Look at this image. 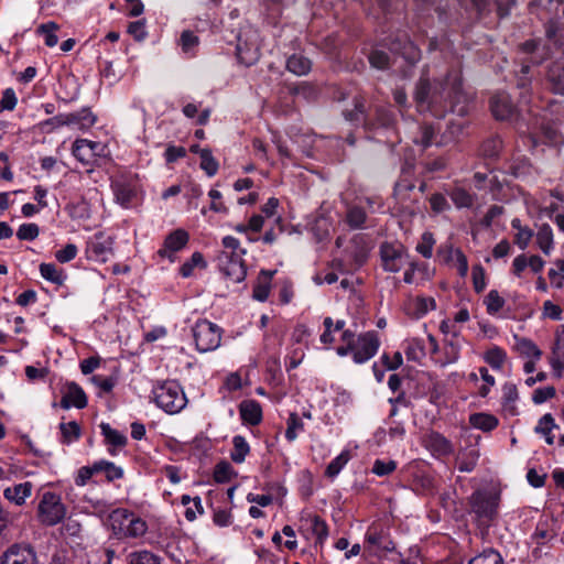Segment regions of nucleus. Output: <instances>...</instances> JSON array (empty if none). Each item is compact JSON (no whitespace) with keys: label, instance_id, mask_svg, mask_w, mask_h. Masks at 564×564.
Instances as JSON below:
<instances>
[{"label":"nucleus","instance_id":"26","mask_svg":"<svg viewBox=\"0 0 564 564\" xmlns=\"http://www.w3.org/2000/svg\"><path fill=\"white\" fill-rule=\"evenodd\" d=\"M237 57L247 66L253 65L260 57L259 47L256 44H242L241 40L238 39Z\"/></svg>","mask_w":564,"mask_h":564},{"label":"nucleus","instance_id":"61","mask_svg":"<svg viewBox=\"0 0 564 564\" xmlns=\"http://www.w3.org/2000/svg\"><path fill=\"white\" fill-rule=\"evenodd\" d=\"M78 249L76 245L68 243L55 252V259L61 263H67L76 258Z\"/></svg>","mask_w":564,"mask_h":564},{"label":"nucleus","instance_id":"60","mask_svg":"<svg viewBox=\"0 0 564 564\" xmlns=\"http://www.w3.org/2000/svg\"><path fill=\"white\" fill-rule=\"evenodd\" d=\"M435 240L433 239L432 234L425 232L422 236L421 241L416 246V251L421 253L424 258H431L433 253V246Z\"/></svg>","mask_w":564,"mask_h":564},{"label":"nucleus","instance_id":"63","mask_svg":"<svg viewBox=\"0 0 564 564\" xmlns=\"http://www.w3.org/2000/svg\"><path fill=\"white\" fill-rule=\"evenodd\" d=\"M18 99L15 93L12 88H7L2 93V98L0 100V112L4 110H13L17 106Z\"/></svg>","mask_w":564,"mask_h":564},{"label":"nucleus","instance_id":"3","mask_svg":"<svg viewBox=\"0 0 564 564\" xmlns=\"http://www.w3.org/2000/svg\"><path fill=\"white\" fill-rule=\"evenodd\" d=\"M111 189L116 203L123 208H130L138 200L140 189L139 180L132 174H119L112 178Z\"/></svg>","mask_w":564,"mask_h":564},{"label":"nucleus","instance_id":"44","mask_svg":"<svg viewBox=\"0 0 564 564\" xmlns=\"http://www.w3.org/2000/svg\"><path fill=\"white\" fill-rule=\"evenodd\" d=\"M58 29H59V26L57 23L50 21L47 23H43V24L39 25L36 32L39 34L44 35V41H45L46 46L54 47L58 42V37L55 34V32Z\"/></svg>","mask_w":564,"mask_h":564},{"label":"nucleus","instance_id":"59","mask_svg":"<svg viewBox=\"0 0 564 564\" xmlns=\"http://www.w3.org/2000/svg\"><path fill=\"white\" fill-rule=\"evenodd\" d=\"M346 120L350 122H366L365 117V105L362 99H356L355 100V108L350 111L344 112Z\"/></svg>","mask_w":564,"mask_h":564},{"label":"nucleus","instance_id":"13","mask_svg":"<svg viewBox=\"0 0 564 564\" xmlns=\"http://www.w3.org/2000/svg\"><path fill=\"white\" fill-rule=\"evenodd\" d=\"M423 445L432 456L436 458L446 457L454 453L452 442L443 434L435 431H431L424 435Z\"/></svg>","mask_w":564,"mask_h":564},{"label":"nucleus","instance_id":"55","mask_svg":"<svg viewBox=\"0 0 564 564\" xmlns=\"http://www.w3.org/2000/svg\"><path fill=\"white\" fill-rule=\"evenodd\" d=\"M285 438L293 442L297 437V432L303 431L304 424L296 413H291L286 421Z\"/></svg>","mask_w":564,"mask_h":564},{"label":"nucleus","instance_id":"46","mask_svg":"<svg viewBox=\"0 0 564 564\" xmlns=\"http://www.w3.org/2000/svg\"><path fill=\"white\" fill-rule=\"evenodd\" d=\"M59 430L62 433V442L70 444L77 441L80 436V427L77 422L70 421L68 423H61Z\"/></svg>","mask_w":564,"mask_h":564},{"label":"nucleus","instance_id":"37","mask_svg":"<svg viewBox=\"0 0 564 564\" xmlns=\"http://www.w3.org/2000/svg\"><path fill=\"white\" fill-rule=\"evenodd\" d=\"M479 454L475 448H469L457 456L459 471L470 473L477 465Z\"/></svg>","mask_w":564,"mask_h":564},{"label":"nucleus","instance_id":"17","mask_svg":"<svg viewBox=\"0 0 564 564\" xmlns=\"http://www.w3.org/2000/svg\"><path fill=\"white\" fill-rule=\"evenodd\" d=\"M87 405V395L76 382H67L63 390L61 406L68 410L72 406L84 409Z\"/></svg>","mask_w":564,"mask_h":564},{"label":"nucleus","instance_id":"12","mask_svg":"<svg viewBox=\"0 0 564 564\" xmlns=\"http://www.w3.org/2000/svg\"><path fill=\"white\" fill-rule=\"evenodd\" d=\"M382 267L389 272H399L404 262V248L402 245L382 243L380 247Z\"/></svg>","mask_w":564,"mask_h":564},{"label":"nucleus","instance_id":"38","mask_svg":"<svg viewBox=\"0 0 564 564\" xmlns=\"http://www.w3.org/2000/svg\"><path fill=\"white\" fill-rule=\"evenodd\" d=\"M367 219V213L359 206H350L346 213V223L350 229H361Z\"/></svg>","mask_w":564,"mask_h":564},{"label":"nucleus","instance_id":"23","mask_svg":"<svg viewBox=\"0 0 564 564\" xmlns=\"http://www.w3.org/2000/svg\"><path fill=\"white\" fill-rule=\"evenodd\" d=\"M32 488L33 485L30 481L17 484L13 487L6 488L3 496L17 506H22L25 503L26 498L31 496Z\"/></svg>","mask_w":564,"mask_h":564},{"label":"nucleus","instance_id":"54","mask_svg":"<svg viewBox=\"0 0 564 564\" xmlns=\"http://www.w3.org/2000/svg\"><path fill=\"white\" fill-rule=\"evenodd\" d=\"M67 126V116L66 113H59L50 119L43 120L39 123L41 131L45 133H51L54 130Z\"/></svg>","mask_w":564,"mask_h":564},{"label":"nucleus","instance_id":"45","mask_svg":"<svg viewBox=\"0 0 564 564\" xmlns=\"http://www.w3.org/2000/svg\"><path fill=\"white\" fill-rule=\"evenodd\" d=\"M502 149V140L499 137L487 139L480 148V153L487 159H496Z\"/></svg>","mask_w":564,"mask_h":564},{"label":"nucleus","instance_id":"58","mask_svg":"<svg viewBox=\"0 0 564 564\" xmlns=\"http://www.w3.org/2000/svg\"><path fill=\"white\" fill-rule=\"evenodd\" d=\"M369 63L377 69H386L390 65V58L386 52L375 50L369 55Z\"/></svg>","mask_w":564,"mask_h":564},{"label":"nucleus","instance_id":"16","mask_svg":"<svg viewBox=\"0 0 564 564\" xmlns=\"http://www.w3.org/2000/svg\"><path fill=\"white\" fill-rule=\"evenodd\" d=\"M490 108L494 117L498 120H510L516 115V107L510 96L505 91L492 96Z\"/></svg>","mask_w":564,"mask_h":564},{"label":"nucleus","instance_id":"52","mask_svg":"<svg viewBox=\"0 0 564 564\" xmlns=\"http://www.w3.org/2000/svg\"><path fill=\"white\" fill-rule=\"evenodd\" d=\"M484 303L489 315L497 314L505 305V299L499 295L497 290H491L485 297Z\"/></svg>","mask_w":564,"mask_h":564},{"label":"nucleus","instance_id":"48","mask_svg":"<svg viewBox=\"0 0 564 564\" xmlns=\"http://www.w3.org/2000/svg\"><path fill=\"white\" fill-rule=\"evenodd\" d=\"M517 349L521 355L527 357H533L536 360L540 359L542 351L538 348V346L530 339L523 337H517Z\"/></svg>","mask_w":564,"mask_h":564},{"label":"nucleus","instance_id":"25","mask_svg":"<svg viewBox=\"0 0 564 564\" xmlns=\"http://www.w3.org/2000/svg\"><path fill=\"white\" fill-rule=\"evenodd\" d=\"M460 356V346L456 340H448L444 344L442 357L436 360L440 367H446L448 365L458 361Z\"/></svg>","mask_w":564,"mask_h":564},{"label":"nucleus","instance_id":"57","mask_svg":"<svg viewBox=\"0 0 564 564\" xmlns=\"http://www.w3.org/2000/svg\"><path fill=\"white\" fill-rule=\"evenodd\" d=\"M39 234H40L39 226L36 224L29 223V224H22L19 227V229L17 231V237L20 240L32 241L37 238Z\"/></svg>","mask_w":564,"mask_h":564},{"label":"nucleus","instance_id":"18","mask_svg":"<svg viewBox=\"0 0 564 564\" xmlns=\"http://www.w3.org/2000/svg\"><path fill=\"white\" fill-rule=\"evenodd\" d=\"M391 51L400 54L409 64H415L421 58L420 48L406 36L398 39L391 44Z\"/></svg>","mask_w":564,"mask_h":564},{"label":"nucleus","instance_id":"8","mask_svg":"<svg viewBox=\"0 0 564 564\" xmlns=\"http://www.w3.org/2000/svg\"><path fill=\"white\" fill-rule=\"evenodd\" d=\"M380 340L376 332H366L357 337L352 345V359L356 364H365L378 351Z\"/></svg>","mask_w":564,"mask_h":564},{"label":"nucleus","instance_id":"62","mask_svg":"<svg viewBox=\"0 0 564 564\" xmlns=\"http://www.w3.org/2000/svg\"><path fill=\"white\" fill-rule=\"evenodd\" d=\"M557 427L558 426L555 424L553 416L550 413H546L539 420V423L534 430L536 433L542 435H549L553 429Z\"/></svg>","mask_w":564,"mask_h":564},{"label":"nucleus","instance_id":"15","mask_svg":"<svg viewBox=\"0 0 564 564\" xmlns=\"http://www.w3.org/2000/svg\"><path fill=\"white\" fill-rule=\"evenodd\" d=\"M189 236L184 229H176L166 236L163 247L158 251L162 258H169L174 261L173 254L182 250L188 242Z\"/></svg>","mask_w":564,"mask_h":564},{"label":"nucleus","instance_id":"56","mask_svg":"<svg viewBox=\"0 0 564 564\" xmlns=\"http://www.w3.org/2000/svg\"><path fill=\"white\" fill-rule=\"evenodd\" d=\"M128 564H161L159 557L149 551L132 552L128 555Z\"/></svg>","mask_w":564,"mask_h":564},{"label":"nucleus","instance_id":"24","mask_svg":"<svg viewBox=\"0 0 564 564\" xmlns=\"http://www.w3.org/2000/svg\"><path fill=\"white\" fill-rule=\"evenodd\" d=\"M535 242L539 249L546 256H550L554 249L553 230L549 224H542L538 228Z\"/></svg>","mask_w":564,"mask_h":564},{"label":"nucleus","instance_id":"35","mask_svg":"<svg viewBox=\"0 0 564 564\" xmlns=\"http://www.w3.org/2000/svg\"><path fill=\"white\" fill-rule=\"evenodd\" d=\"M234 448L230 453V458L236 464H241L245 462L247 455L250 452V446L246 438L241 435H236L232 438Z\"/></svg>","mask_w":564,"mask_h":564},{"label":"nucleus","instance_id":"4","mask_svg":"<svg viewBox=\"0 0 564 564\" xmlns=\"http://www.w3.org/2000/svg\"><path fill=\"white\" fill-rule=\"evenodd\" d=\"M66 516V507L54 492H44L37 507L39 521L47 527L59 523Z\"/></svg>","mask_w":564,"mask_h":564},{"label":"nucleus","instance_id":"53","mask_svg":"<svg viewBox=\"0 0 564 564\" xmlns=\"http://www.w3.org/2000/svg\"><path fill=\"white\" fill-rule=\"evenodd\" d=\"M469 564H503V560L497 551L489 549L473 557Z\"/></svg>","mask_w":564,"mask_h":564},{"label":"nucleus","instance_id":"39","mask_svg":"<svg viewBox=\"0 0 564 564\" xmlns=\"http://www.w3.org/2000/svg\"><path fill=\"white\" fill-rule=\"evenodd\" d=\"M40 273L43 279L57 285H62L66 279L63 271L58 270L54 263H41Z\"/></svg>","mask_w":564,"mask_h":564},{"label":"nucleus","instance_id":"32","mask_svg":"<svg viewBox=\"0 0 564 564\" xmlns=\"http://www.w3.org/2000/svg\"><path fill=\"white\" fill-rule=\"evenodd\" d=\"M94 469L98 470V473H105L106 479L108 481H113L117 479H121L124 475L123 469L112 462L109 460H98L94 463Z\"/></svg>","mask_w":564,"mask_h":564},{"label":"nucleus","instance_id":"49","mask_svg":"<svg viewBox=\"0 0 564 564\" xmlns=\"http://www.w3.org/2000/svg\"><path fill=\"white\" fill-rule=\"evenodd\" d=\"M350 455L349 452L344 451L337 457H335L326 467V476L334 478L336 477L340 470L345 467V465L349 462Z\"/></svg>","mask_w":564,"mask_h":564},{"label":"nucleus","instance_id":"40","mask_svg":"<svg viewBox=\"0 0 564 564\" xmlns=\"http://www.w3.org/2000/svg\"><path fill=\"white\" fill-rule=\"evenodd\" d=\"M72 152L83 164H91L95 161L90 148L87 147V139H77L73 143Z\"/></svg>","mask_w":564,"mask_h":564},{"label":"nucleus","instance_id":"42","mask_svg":"<svg viewBox=\"0 0 564 564\" xmlns=\"http://www.w3.org/2000/svg\"><path fill=\"white\" fill-rule=\"evenodd\" d=\"M484 359L492 369L498 370L502 368L507 354L502 348L494 346L485 352Z\"/></svg>","mask_w":564,"mask_h":564},{"label":"nucleus","instance_id":"51","mask_svg":"<svg viewBox=\"0 0 564 564\" xmlns=\"http://www.w3.org/2000/svg\"><path fill=\"white\" fill-rule=\"evenodd\" d=\"M196 267L205 268L206 262L200 252H194L189 260L183 263L180 268V273L183 278H189Z\"/></svg>","mask_w":564,"mask_h":564},{"label":"nucleus","instance_id":"41","mask_svg":"<svg viewBox=\"0 0 564 564\" xmlns=\"http://www.w3.org/2000/svg\"><path fill=\"white\" fill-rule=\"evenodd\" d=\"M448 195L457 208H469L474 204V196L463 187H455Z\"/></svg>","mask_w":564,"mask_h":564},{"label":"nucleus","instance_id":"5","mask_svg":"<svg viewBox=\"0 0 564 564\" xmlns=\"http://www.w3.org/2000/svg\"><path fill=\"white\" fill-rule=\"evenodd\" d=\"M193 336L198 351L208 352L220 345V328L206 319L199 321L193 328Z\"/></svg>","mask_w":564,"mask_h":564},{"label":"nucleus","instance_id":"29","mask_svg":"<svg viewBox=\"0 0 564 564\" xmlns=\"http://www.w3.org/2000/svg\"><path fill=\"white\" fill-rule=\"evenodd\" d=\"M474 7L480 14L497 11V15L502 19L509 14V9L505 7L499 0H471Z\"/></svg>","mask_w":564,"mask_h":564},{"label":"nucleus","instance_id":"20","mask_svg":"<svg viewBox=\"0 0 564 564\" xmlns=\"http://www.w3.org/2000/svg\"><path fill=\"white\" fill-rule=\"evenodd\" d=\"M241 420L252 426L258 425L262 420V409L256 400H245L239 404Z\"/></svg>","mask_w":564,"mask_h":564},{"label":"nucleus","instance_id":"34","mask_svg":"<svg viewBox=\"0 0 564 564\" xmlns=\"http://www.w3.org/2000/svg\"><path fill=\"white\" fill-rule=\"evenodd\" d=\"M404 352L408 360L421 361L426 355L423 339L417 337L408 339Z\"/></svg>","mask_w":564,"mask_h":564},{"label":"nucleus","instance_id":"11","mask_svg":"<svg viewBox=\"0 0 564 564\" xmlns=\"http://www.w3.org/2000/svg\"><path fill=\"white\" fill-rule=\"evenodd\" d=\"M36 553L29 544H13L0 556V564H36Z\"/></svg>","mask_w":564,"mask_h":564},{"label":"nucleus","instance_id":"1","mask_svg":"<svg viewBox=\"0 0 564 564\" xmlns=\"http://www.w3.org/2000/svg\"><path fill=\"white\" fill-rule=\"evenodd\" d=\"M414 100L420 112H431L434 117H444L452 111L464 116L468 111L470 97L462 86L458 70H451L443 80L430 82L424 74L415 85Z\"/></svg>","mask_w":564,"mask_h":564},{"label":"nucleus","instance_id":"64","mask_svg":"<svg viewBox=\"0 0 564 564\" xmlns=\"http://www.w3.org/2000/svg\"><path fill=\"white\" fill-rule=\"evenodd\" d=\"M397 463L394 460L383 462L380 459L375 460L372 466V473L377 476H386L394 471Z\"/></svg>","mask_w":564,"mask_h":564},{"label":"nucleus","instance_id":"30","mask_svg":"<svg viewBox=\"0 0 564 564\" xmlns=\"http://www.w3.org/2000/svg\"><path fill=\"white\" fill-rule=\"evenodd\" d=\"M470 424L478 430L484 432H490L498 426V419L488 413H475L470 415Z\"/></svg>","mask_w":564,"mask_h":564},{"label":"nucleus","instance_id":"43","mask_svg":"<svg viewBox=\"0 0 564 564\" xmlns=\"http://www.w3.org/2000/svg\"><path fill=\"white\" fill-rule=\"evenodd\" d=\"M503 408L510 414L516 413L514 402L518 399V389L514 383L507 382L502 387Z\"/></svg>","mask_w":564,"mask_h":564},{"label":"nucleus","instance_id":"9","mask_svg":"<svg viewBox=\"0 0 564 564\" xmlns=\"http://www.w3.org/2000/svg\"><path fill=\"white\" fill-rule=\"evenodd\" d=\"M113 253V238L104 232H97L89 239L86 254L89 260L106 262Z\"/></svg>","mask_w":564,"mask_h":564},{"label":"nucleus","instance_id":"27","mask_svg":"<svg viewBox=\"0 0 564 564\" xmlns=\"http://www.w3.org/2000/svg\"><path fill=\"white\" fill-rule=\"evenodd\" d=\"M311 61L301 54H293L286 61L288 70L297 76L306 75L311 70Z\"/></svg>","mask_w":564,"mask_h":564},{"label":"nucleus","instance_id":"14","mask_svg":"<svg viewBox=\"0 0 564 564\" xmlns=\"http://www.w3.org/2000/svg\"><path fill=\"white\" fill-rule=\"evenodd\" d=\"M519 50L522 54L528 55L529 58L523 63L521 67L522 74H528L530 69V64L539 65L541 64L547 56L546 48L541 47V41L536 39L528 40L523 42Z\"/></svg>","mask_w":564,"mask_h":564},{"label":"nucleus","instance_id":"33","mask_svg":"<svg viewBox=\"0 0 564 564\" xmlns=\"http://www.w3.org/2000/svg\"><path fill=\"white\" fill-rule=\"evenodd\" d=\"M435 307L436 303L433 297L419 296L411 303L409 314L413 315L415 318H420L427 312L435 310Z\"/></svg>","mask_w":564,"mask_h":564},{"label":"nucleus","instance_id":"36","mask_svg":"<svg viewBox=\"0 0 564 564\" xmlns=\"http://www.w3.org/2000/svg\"><path fill=\"white\" fill-rule=\"evenodd\" d=\"M312 534L316 538V543L323 545L328 538V525L318 516H312L307 519Z\"/></svg>","mask_w":564,"mask_h":564},{"label":"nucleus","instance_id":"28","mask_svg":"<svg viewBox=\"0 0 564 564\" xmlns=\"http://www.w3.org/2000/svg\"><path fill=\"white\" fill-rule=\"evenodd\" d=\"M274 271H261L258 283L253 288V299L259 302L267 301L270 294V282Z\"/></svg>","mask_w":564,"mask_h":564},{"label":"nucleus","instance_id":"22","mask_svg":"<svg viewBox=\"0 0 564 564\" xmlns=\"http://www.w3.org/2000/svg\"><path fill=\"white\" fill-rule=\"evenodd\" d=\"M409 173V171L404 170L402 176L394 186L395 199L405 207H408L409 202H412L411 193L415 188L414 182L408 177Z\"/></svg>","mask_w":564,"mask_h":564},{"label":"nucleus","instance_id":"50","mask_svg":"<svg viewBox=\"0 0 564 564\" xmlns=\"http://www.w3.org/2000/svg\"><path fill=\"white\" fill-rule=\"evenodd\" d=\"M200 169L204 170L208 176H214L218 172L219 164L209 149L200 151Z\"/></svg>","mask_w":564,"mask_h":564},{"label":"nucleus","instance_id":"7","mask_svg":"<svg viewBox=\"0 0 564 564\" xmlns=\"http://www.w3.org/2000/svg\"><path fill=\"white\" fill-rule=\"evenodd\" d=\"M243 256H232L223 251L218 256V268L227 280L232 283H240L246 279L247 269L242 259Z\"/></svg>","mask_w":564,"mask_h":564},{"label":"nucleus","instance_id":"10","mask_svg":"<svg viewBox=\"0 0 564 564\" xmlns=\"http://www.w3.org/2000/svg\"><path fill=\"white\" fill-rule=\"evenodd\" d=\"M498 500L497 495L476 491L470 499L471 509L479 518L491 519L497 512Z\"/></svg>","mask_w":564,"mask_h":564},{"label":"nucleus","instance_id":"19","mask_svg":"<svg viewBox=\"0 0 564 564\" xmlns=\"http://www.w3.org/2000/svg\"><path fill=\"white\" fill-rule=\"evenodd\" d=\"M101 435L105 442L109 445L108 452L111 456H116L117 448H122L127 444V436L121 432L112 429L110 424L102 422L100 425Z\"/></svg>","mask_w":564,"mask_h":564},{"label":"nucleus","instance_id":"31","mask_svg":"<svg viewBox=\"0 0 564 564\" xmlns=\"http://www.w3.org/2000/svg\"><path fill=\"white\" fill-rule=\"evenodd\" d=\"M366 541L383 551H392L394 549V545L391 540H389L383 531H378L377 529H369L366 533Z\"/></svg>","mask_w":564,"mask_h":564},{"label":"nucleus","instance_id":"2","mask_svg":"<svg viewBox=\"0 0 564 564\" xmlns=\"http://www.w3.org/2000/svg\"><path fill=\"white\" fill-rule=\"evenodd\" d=\"M152 393L155 404L169 414H176L186 406L185 392L174 380L159 382Z\"/></svg>","mask_w":564,"mask_h":564},{"label":"nucleus","instance_id":"21","mask_svg":"<svg viewBox=\"0 0 564 564\" xmlns=\"http://www.w3.org/2000/svg\"><path fill=\"white\" fill-rule=\"evenodd\" d=\"M67 127H74L79 130L90 129L97 120V117L90 111L89 108H83L79 111L66 113Z\"/></svg>","mask_w":564,"mask_h":564},{"label":"nucleus","instance_id":"47","mask_svg":"<svg viewBox=\"0 0 564 564\" xmlns=\"http://www.w3.org/2000/svg\"><path fill=\"white\" fill-rule=\"evenodd\" d=\"M235 475V469L232 468L230 463L226 460H221L215 466L214 480L218 484L228 482Z\"/></svg>","mask_w":564,"mask_h":564},{"label":"nucleus","instance_id":"6","mask_svg":"<svg viewBox=\"0 0 564 564\" xmlns=\"http://www.w3.org/2000/svg\"><path fill=\"white\" fill-rule=\"evenodd\" d=\"M112 527L118 524L120 530H124V535L129 538H140L148 531L147 522L133 514L127 509H116L110 513Z\"/></svg>","mask_w":564,"mask_h":564}]
</instances>
